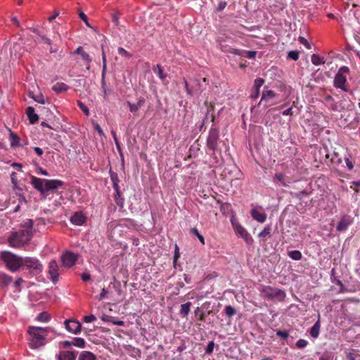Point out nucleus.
Listing matches in <instances>:
<instances>
[{
    "label": "nucleus",
    "mask_w": 360,
    "mask_h": 360,
    "mask_svg": "<svg viewBox=\"0 0 360 360\" xmlns=\"http://www.w3.org/2000/svg\"><path fill=\"white\" fill-rule=\"evenodd\" d=\"M274 179L281 186L284 187L288 186L289 181H286L285 174L282 173L276 174Z\"/></svg>",
    "instance_id": "c85d7f7f"
},
{
    "label": "nucleus",
    "mask_w": 360,
    "mask_h": 360,
    "mask_svg": "<svg viewBox=\"0 0 360 360\" xmlns=\"http://www.w3.org/2000/svg\"><path fill=\"white\" fill-rule=\"evenodd\" d=\"M353 222L354 218L351 215L345 214L342 217L340 221H339V224H338V226H336V230L340 232L345 231Z\"/></svg>",
    "instance_id": "9d476101"
},
{
    "label": "nucleus",
    "mask_w": 360,
    "mask_h": 360,
    "mask_svg": "<svg viewBox=\"0 0 360 360\" xmlns=\"http://www.w3.org/2000/svg\"><path fill=\"white\" fill-rule=\"evenodd\" d=\"M190 232L194 235V236H196L199 240L200 241V243L204 245L205 244V238L204 236L200 233V231H198V229H196L195 227L194 228H191L190 229Z\"/></svg>",
    "instance_id": "f704fd0d"
},
{
    "label": "nucleus",
    "mask_w": 360,
    "mask_h": 360,
    "mask_svg": "<svg viewBox=\"0 0 360 360\" xmlns=\"http://www.w3.org/2000/svg\"><path fill=\"white\" fill-rule=\"evenodd\" d=\"M53 90L57 93L65 91L68 89V86L63 82H58L52 87Z\"/></svg>",
    "instance_id": "c756f323"
},
{
    "label": "nucleus",
    "mask_w": 360,
    "mask_h": 360,
    "mask_svg": "<svg viewBox=\"0 0 360 360\" xmlns=\"http://www.w3.org/2000/svg\"><path fill=\"white\" fill-rule=\"evenodd\" d=\"M264 4L269 8L276 7L283 8L284 7V0H263Z\"/></svg>",
    "instance_id": "aec40b11"
},
{
    "label": "nucleus",
    "mask_w": 360,
    "mask_h": 360,
    "mask_svg": "<svg viewBox=\"0 0 360 360\" xmlns=\"http://www.w3.org/2000/svg\"><path fill=\"white\" fill-rule=\"evenodd\" d=\"M311 61L314 65H319L325 63L323 58H321L319 56L313 54L311 56Z\"/></svg>",
    "instance_id": "72a5a7b5"
},
{
    "label": "nucleus",
    "mask_w": 360,
    "mask_h": 360,
    "mask_svg": "<svg viewBox=\"0 0 360 360\" xmlns=\"http://www.w3.org/2000/svg\"><path fill=\"white\" fill-rule=\"evenodd\" d=\"M86 221V217L82 211L75 212L70 217V221L76 226H82Z\"/></svg>",
    "instance_id": "4468645a"
},
{
    "label": "nucleus",
    "mask_w": 360,
    "mask_h": 360,
    "mask_svg": "<svg viewBox=\"0 0 360 360\" xmlns=\"http://www.w3.org/2000/svg\"><path fill=\"white\" fill-rule=\"evenodd\" d=\"M81 278L84 281H88L91 278V276L89 273H82L81 275Z\"/></svg>",
    "instance_id": "0e129e2a"
},
{
    "label": "nucleus",
    "mask_w": 360,
    "mask_h": 360,
    "mask_svg": "<svg viewBox=\"0 0 360 360\" xmlns=\"http://www.w3.org/2000/svg\"><path fill=\"white\" fill-rule=\"evenodd\" d=\"M288 256L293 260L299 261L302 259V253L299 250L290 251Z\"/></svg>",
    "instance_id": "c9c22d12"
},
{
    "label": "nucleus",
    "mask_w": 360,
    "mask_h": 360,
    "mask_svg": "<svg viewBox=\"0 0 360 360\" xmlns=\"http://www.w3.org/2000/svg\"><path fill=\"white\" fill-rule=\"evenodd\" d=\"M65 326L67 330L73 334H78L82 329V324L77 320H66Z\"/></svg>",
    "instance_id": "f8f14e48"
},
{
    "label": "nucleus",
    "mask_w": 360,
    "mask_h": 360,
    "mask_svg": "<svg viewBox=\"0 0 360 360\" xmlns=\"http://www.w3.org/2000/svg\"><path fill=\"white\" fill-rule=\"evenodd\" d=\"M110 180L112 184V188L115 191L116 194L120 195V188L119 187V177L117 176V174L112 172L111 170L109 171Z\"/></svg>",
    "instance_id": "a211bd4d"
},
{
    "label": "nucleus",
    "mask_w": 360,
    "mask_h": 360,
    "mask_svg": "<svg viewBox=\"0 0 360 360\" xmlns=\"http://www.w3.org/2000/svg\"><path fill=\"white\" fill-rule=\"evenodd\" d=\"M22 266H25L27 269L32 270L35 272H40L42 271L41 264L35 258H32V257L22 258Z\"/></svg>",
    "instance_id": "0eeeda50"
},
{
    "label": "nucleus",
    "mask_w": 360,
    "mask_h": 360,
    "mask_svg": "<svg viewBox=\"0 0 360 360\" xmlns=\"http://www.w3.org/2000/svg\"><path fill=\"white\" fill-rule=\"evenodd\" d=\"M299 41L300 44H302V45H304L306 49H311V45L307 41V39H305L304 37H299Z\"/></svg>",
    "instance_id": "3c124183"
},
{
    "label": "nucleus",
    "mask_w": 360,
    "mask_h": 360,
    "mask_svg": "<svg viewBox=\"0 0 360 360\" xmlns=\"http://www.w3.org/2000/svg\"><path fill=\"white\" fill-rule=\"evenodd\" d=\"M219 131L217 128H210L207 139V146L214 153L218 150Z\"/></svg>",
    "instance_id": "423d86ee"
},
{
    "label": "nucleus",
    "mask_w": 360,
    "mask_h": 360,
    "mask_svg": "<svg viewBox=\"0 0 360 360\" xmlns=\"http://www.w3.org/2000/svg\"><path fill=\"white\" fill-rule=\"evenodd\" d=\"M48 274L51 277V281H53V283H56L58 281L60 276L59 266L56 260H52L49 263Z\"/></svg>",
    "instance_id": "1a4fd4ad"
},
{
    "label": "nucleus",
    "mask_w": 360,
    "mask_h": 360,
    "mask_svg": "<svg viewBox=\"0 0 360 360\" xmlns=\"http://www.w3.org/2000/svg\"><path fill=\"white\" fill-rule=\"evenodd\" d=\"M211 313H212V311H209L207 314L205 312H201L200 314V317H198V320L202 322L205 321L207 315L210 314Z\"/></svg>",
    "instance_id": "6e6d98bb"
},
{
    "label": "nucleus",
    "mask_w": 360,
    "mask_h": 360,
    "mask_svg": "<svg viewBox=\"0 0 360 360\" xmlns=\"http://www.w3.org/2000/svg\"><path fill=\"white\" fill-rule=\"evenodd\" d=\"M307 344V341L300 339L296 342V346L297 348H304V347H306Z\"/></svg>",
    "instance_id": "603ef678"
},
{
    "label": "nucleus",
    "mask_w": 360,
    "mask_h": 360,
    "mask_svg": "<svg viewBox=\"0 0 360 360\" xmlns=\"http://www.w3.org/2000/svg\"><path fill=\"white\" fill-rule=\"evenodd\" d=\"M264 82L265 81L262 78H257L255 79L252 90L250 94V98L253 99L258 98L259 95V88L262 86Z\"/></svg>",
    "instance_id": "2eb2a0df"
},
{
    "label": "nucleus",
    "mask_w": 360,
    "mask_h": 360,
    "mask_svg": "<svg viewBox=\"0 0 360 360\" xmlns=\"http://www.w3.org/2000/svg\"><path fill=\"white\" fill-rule=\"evenodd\" d=\"M224 311L226 315L229 318L233 316L236 314V309L231 305L226 306Z\"/></svg>",
    "instance_id": "4c0bfd02"
},
{
    "label": "nucleus",
    "mask_w": 360,
    "mask_h": 360,
    "mask_svg": "<svg viewBox=\"0 0 360 360\" xmlns=\"http://www.w3.org/2000/svg\"><path fill=\"white\" fill-rule=\"evenodd\" d=\"M226 5H227L226 0H219L218 4L216 6V10L217 11H221L226 8Z\"/></svg>",
    "instance_id": "37998d69"
},
{
    "label": "nucleus",
    "mask_w": 360,
    "mask_h": 360,
    "mask_svg": "<svg viewBox=\"0 0 360 360\" xmlns=\"http://www.w3.org/2000/svg\"><path fill=\"white\" fill-rule=\"evenodd\" d=\"M76 352L72 351H61L58 355V360H75Z\"/></svg>",
    "instance_id": "6ab92c4d"
},
{
    "label": "nucleus",
    "mask_w": 360,
    "mask_h": 360,
    "mask_svg": "<svg viewBox=\"0 0 360 360\" xmlns=\"http://www.w3.org/2000/svg\"><path fill=\"white\" fill-rule=\"evenodd\" d=\"M320 327H321L320 321H319V320H318L314 324V326L311 328L309 333H310V335L313 338H317L319 337V331H320Z\"/></svg>",
    "instance_id": "bb28decb"
},
{
    "label": "nucleus",
    "mask_w": 360,
    "mask_h": 360,
    "mask_svg": "<svg viewBox=\"0 0 360 360\" xmlns=\"http://www.w3.org/2000/svg\"><path fill=\"white\" fill-rule=\"evenodd\" d=\"M11 145L12 146H15L18 145L19 137L18 136V135L16 134H13V132H11Z\"/></svg>",
    "instance_id": "79ce46f5"
},
{
    "label": "nucleus",
    "mask_w": 360,
    "mask_h": 360,
    "mask_svg": "<svg viewBox=\"0 0 360 360\" xmlns=\"http://www.w3.org/2000/svg\"><path fill=\"white\" fill-rule=\"evenodd\" d=\"M77 259L78 255L71 252H66L61 257L63 266L68 269L72 267Z\"/></svg>",
    "instance_id": "6e6552de"
},
{
    "label": "nucleus",
    "mask_w": 360,
    "mask_h": 360,
    "mask_svg": "<svg viewBox=\"0 0 360 360\" xmlns=\"http://www.w3.org/2000/svg\"><path fill=\"white\" fill-rule=\"evenodd\" d=\"M31 184L34 189L38 191L41 195H44L49 191H54L62 188L65 183L59 179H45L35 176H31Z\"/></svg>",
    "instance_id": "f257e3e1"
},
{
    "label": "nucleus",
    "mask_w": 360,
    "mask_h": 360,
    "mask_svg": "<svg viewBox=\"0 0 360 360\" xmlns=\"http://www.w3.org/2000/svg\"><path fill=\"white\" fill-rule=\"evenodd\" d=\"M29 96L33 98L34 101L38 103H50V100L47 98H45L42 94H39L34 96L33 93H29Z\"/></svg>",
    "instance_id": "b1692460"
},
{
    "label": "nucleus",
    "mask_w": 360,
    "mask_h": 360,
    "mask_svg": "<svg viewBox=\"0 0 360 360\" xmlns=\"http://www.w3.org/2000/svg\"><path fill=\"white\" fill-rule=\"evenodd\" d=\"M214 348V342H209L206 349H205V353L206 354H212L213 352Z\"/></svg>",
    "instance_id": "49530a36"
},
{
    "label": "nucleus",
    "mask_w": 360,
    "mask_h": 360,
    "mask_svg": "<svg viewBox=\"0 0 360 360\" xmlns=\"http://www.w3.org/2000/svg\"><path fill=\"white\" fill-rule=\"evenodd\" d=\"M128 224H129L130 225H131L133 224V221L131 219H122L120 221V224L121 226H127Z\"/></svg>",
    "instance_id": "4d7b16f0"
},
{
    "label": "nucleus",
    "mask_w": 360,
    "mask_h": 360,
    "mask_svg": "<svg viewBox=\"0 0 360 360\" xmlns=\"http://www.w3.org/2000/svg\"><path fill=\"white\" fill-rule=\"evenodd\" d=\"M96 319V318L94 315L85 316L83 318V321L85 323H91V322L94 321Z\"/></svg>",
    "instance_id": "864d4df0"
},
{
    "label": "nucleus",
    "mask_w": 360,
    "mask_h": 360,
    "mask_svg": "<svg viewBox=\"0 0 360 360\" xmlns=\"http://www.w3.org/2000/svg\"><path fill=\"white\" fill-rule=\"evenodd\" d=\"M192 303L187 302L184 304H181L179 314L181 317H186L188 313L191 311V306Z\"/></svg>",
    "instance_id": "4be33fe9"
},
{
    "label": "nucleus",
    "mask_w": 360,
    "mask_h": 360,
    "mask_svg": "<svg viewBox=\"0 0 360 360\" xmlns=\"http://www.w3.org/2000/svg\"><path fill=\"white\" fill-rule=\"evenodd\" d=\"M77 105L79 107L80 110L86 115H89V111L88 108L80 101H77Z\"/></svg>",
    "instance_id": "c03bdc74"
},
{
    "label": "nucleus",
    "mask_w": 360,
    "mask_h": 360,
    "mask_svg": "<svg viewBox=\"0 0 360 360\" xmlns=\"http://www.w3.org/2000/svg\"><path fill=\"white\" fill-rule=\"evenodd\" d=\"M37 319L39 321L47 322L50 320V315L47 312H41L38 314Z\"/></svg>",
    "instance_id": "e433bc0d"
},
{
    "label": "nucleus",
    "mask_w": 360,
    "mask_h": 360,
    "mask_svg": "<svg viewBox=\"0 0 360 360\" xmlns=\"http://www.w3.org/2000/svg\"><path fill=\"white\" fill-rule=\"evenodd\" d=\"M22 282H23V279H22V278H20H20H18L15 280V283H14V285H15V286L16 288H18V290H20V284H21Z\"/></svg>",
    "instance_id": "e2e57ef3"
},
{
    "label": "nucleus",
    "mask_w": 360,
    "mask_h": 360,
    "mask_svg": "<svg viewBox=\"0 0 360 360\" xmlns=\"http://www.w3.org/2000/svg\"><path fill=\"white\" fill-rule=\"evenodd\" d=\"M204 105L207 108L206 117H208V116H210L211 122H214L215 120V116L213 114L214 105L207 101H205Z\"/></svg>",
    "instance_id": "5701e85b"
},
{
    "label": "nucleus",
    "mask_w": 360,
    "mask_h": 360,
    "mask_svg": "<svg viewBox=\"0 0 360 360\" xmlns=\"http://www.w3.org/2000/svg\"><path fill=\"white\" fill-rule=\"evenodd\" d=\"M241 238L245 241V243L248 245H250L253 242V239L251 237V236L247 232L243 236H241Z\"/></svg>",
    "instance_id": "de8ad7c7"
},
{
    "label": "nucleus",
    "mask_w": 360,
    "mask_h": 360,
    "mask_svg": "<svg viewBox=\"0 0 360 360\" xmlns=\"http://www.w3.org/2000/svg\"><path fill=\"white\" fill-rule=\"evenodd\" d=\"M118 53L120 56L122 57H125L126 58H131L132 54L124 49L122 47L118 48Z\"/></svg>",
    "instance_id": "ea45409f"
},
{
    "label": "nucleus",
    "mask_w": 360,
    "mask_h": 360,
    "mask_svg": "<svg viewBox=\"0 0 360 360\" xmlns=\"http://www.w3.org/2000/svg\"><path fill=\"white\" fill-rule=\"evenodd\" d=\"M157 69H158L157 73H158V77L162 80H163L166 77L167 75L163 73V68H162V67L160 65L158 64V65H157Z\"/></svg>",
    "instance_id": "a18cd8bd"
},
{
    "label": "nucleus",
    "mask_w": 360,
    "mask_h": 360,
    "mask_svg": "<svg viewBox=\"0 0 360 360\" xmlns=\"http://www.w3.org/2000/svg\"><path fill=\"white\" fill-rule=\"evenodd\" d=\"M105 70H102L101 74V90L103 94V98L105 100L108 99V93L109 91L107 90L105 87Z\"/></svg>",
    "instance_id": "7c9ffc66"
},
{
    "label": "nucleus",
    "mask_w": 360,
    "mask_h": 360,
    "mask_svg": "<svg viewBox=\"0 0 360 360\" xmlns=\"http://www.w3.org/2000/svg\"><path fill=\"white\" fill-rule=\"evenodd\" d=\"M145 103V99L143 98H140L138 100L136 103H132L130 101H127V105L129 107L130 111L136 115L139 110V109Z\"/></svg>",
    "instance_id": "f3484780"
},
{
    "label": "nucleus",
    "mask_w": 360,
    "mask_h": 360,
    "mask_svg": "<svg viewBox=\"0 0 360 360\" xmlns=\"http://www.w3.org/2000/svg\"><path fill=\"white\" fill-rule=\"evenodd\" d=\"M75 54H78V55H80L82 58L83 60H84L88 64H89L91 63V58L90 56H89V54L87 53H86L82 47L79 46L78 47L76 51L74 52Z\"/></svg>",
    "instance_id": "cd10ccee"
},
{
    "label": "nucleus",
    "mask_w": 360,
    "mask_h": 360,
    "mask_svg": "<svg viewBox=\"0 0 360 360\" xmlns=\"http://www.w3.org/2000/svg\"><path fill=\"white\" fill-rule=\"evenodd\" d=\"M346 82L347 77L344 75L343 73L338 72L336 76H335V80H333V84H335V87L342 89L345 91H348Z\"/></svg>",
    "instance_id": "ddd939ff"
},
{
    "label": "nucleus",
    "mask_w": 360,
    "mask_h": 360,
    "mask_svg": "<svg viewBox=\"0 0 360 360\" xmlns=\"http://www.w3.org/2000/svg\"><path fill=\"white\" fill-rule=\"evenodd\" d=\"M251 217L256 221L260 223H264L266 220V214L257 210L256 208L250 210Z\"/></svg>",
    "instance_id": "dca6fc26"
},
{
    "label": "nucleus",
    "mask_w": 360,
    "mask_h": 360,
    "mask_svg": "<svg viewBox=\"0 0 360 360\" xmlns=\"http://www.w3.org/2000/svg\"><path fill=\"white\" fill-rule=\"evenodd\" d=\"M72 344L73 345H75V347H78L79 348H84L85 345V341L82 338H75L72 340Z\"/></svg>",
    "instance_id": "58836bf2"
},
{
    "label": "nucleus",
    "mask_w": 360,
    "mask_h": 360,
    "mask_svg": "<svg viewBox=\"0 0 360 360\" xmlns=\"http://www.w3.org/2000/svg\"><path fill=\"white\" fill-rule=\"evenodd\" d=\"M259 293L263 299L274 302H283L286 297L285 290L271 285H263Z\"/></svg>",
    "instance_id": "7ed1b4c3"
},
{
    "label": "nucleus",
    "mask_w": 360,
    "mask_h": 360,
    "mask_svg": "<svg viewBox=\"0 0 360 360\" xmlns=\"http://www.w3.org/2000/svg\"><path fill=\"white\" fill-rule=\"evenodd\" d=\"M300 57V52L297 51H291L288 53V58L297 61Z\"/></svg>",
    "instance_id": "a19ab883"
},
{
    "label": "nucleus",
    "mask_w": 360,
    "mask_h": 360,
    "mask_svg": "<svg viewBox=\"0 0 360 360\" xmlns=\"http://www.w3.org/2000/svg\"><path fill=\"white\" fill-rule=\"evenodd\" d=\"M1 259L11 272H16L22 266V257L8 251L1 252Z\"/></svg>",
    "instance_id": "39448f33"
},
{
    "label": "nucleus",
    "mask_w": 360,
    "mask_h": 360,
    "mask_svg": "<svg viewBox=\"0 0 360 360\" xmlns=\"http://www.w3.org/2000/svg\"><path fill=\"white\" fill-rule=\"evenodd\" d=\"M276 335L284 340H286L289 337L288 332L285 330H278Z\"/></svg>",
    "instance_id": "8fccbe9b"
},
{
    "label": "nucleus",
    "mask_w": 360,
    "mask_h": 360,
    "mask_svg": "<svg viewBox=\"0 0 360 360\" xmlns=\"http://www.w3.org/2000/svg\"><path fill=\"white\" fill-rule=\"evenodd\" d=\"M48 333L49 330L45 328L34 326L30 327L28 330V333L30 336L29 340L30 346L34 349L44 347V345L47 342L45 340V338Z\"/></svg>",
    "instance_id": "f03ea898"
},
{
    "label": "nucleus",
    "mask_w": 360,
    "mask_h": 360,
    "mask_svg": "<svg viewBox=\"0 0 360 360\" xmlns=\"http://www.w3.org/2000/svg\"><path fill=\"white\" fill-rule=\"evenodd\" d=\"M233 226L235 233L240 237L243 236L248 232L247 230L240 224H233Z\"/></svg>",
    "instance_id": "2f4dec72"
},
{
    "label": "nucleus",
    "mask_w": 360,
    "mask_h": 360,
    "mask_svg": "<svg viewBox=\"0 0 360 360\" xmlns=\"http://www.w3.org/2000/svg\"><path fill=\"white\" fill-rule=\"evenodd\" d=\"M79 17L84 22H88V18H87L86 15L84 12L80 11L79 13Z\"/></svg>",
    "instance_id": "bf43d9fd"
},
{
    "label": "nucleus",
    "mask_w": 360,
    "mask_h": 360,
    "mask_svg": "<svg viewBox=\"0 0 360 360\" xmlns=\"http://www.w3.org/2000/svg\"><path fill=\"white\" fill-rule=\"evenodd\" d=\"M271 230V226L267 225L264 227L263 231L257 235V236L259 238H266L267 236H270Z\"/></svg>",
    "instance_id": "473e14b6"
},
{
    "label": "nucleus",
    "mask_w": 360,
    "mask_h": 360,
    "mask_svg": "<svg viewBox=\"0 0 360 360\" xmlns=\"http://www.w3.org/2000/svg\"><path fill=\"white\" fill-rule=\"evenodd\" d=\"M307 15V18H304L303 20H318L314 15H311L307 11H305Z\"/></svg>",
    "instance_id": "052dcab7"
},
{
    "label": "nucleus",
    "mask_w": 360,
    "mask_h": 360,
    "mask_svg": "<svg viewBox=\"0 0 360 360\" xmlns=\"http://www.w3.org/2000/svg\"><path fill=\"white\" fill-rule=\"evenodd\" d=\"M179 248H178L177 245H176L174 255V264L176 263V262L179 259Z\"/></svg>",
    "instance_id": "680f3d73"
},
{
    "label": "nucleus",
    "mask_w": 360,
    "mask_h": 360,
    "mask_svg": "<svg viewBox=\"0 0 360 360\" xmlns=\"http://www.w3.org/2000/svg\"><path fill=\"white\" fill-rule=\"evenodd\" d=\"M32 236V231L30 229H22L12 233L8 238V243L11 247L20 248L27 244Z\"/></svg>",
    "instance_id": "20e7f679"
},
{
    "label": "nucleus",
    "mask_w": 360,
    "mask_h": 360,
    "mask_svg": "<svg viewBox=\"0 0 360 360\" xmlns=\"http://www.w3.org/2000/svg\"><path fill=\"white\" fill-rule=\"evenodd\" d=\"M33 226V221L30 219H27L23 221V226L26 227L25 229L32 230Z\"/></svg>",
    "instance_id": "09e8293b"
},
{
    "label": "nucleus",
    "mask_w": 360,
    "mask_h": 360,
    "mask_svg": "<svg viewBox=\"0 0 360 360\" xmlns=\"http://www.w3.org/2000/svg\"><path fill=\"white\" fill-rule=\"evenodd\" d=\"M345 162H346L347 167L349 169H352L354 168V164L352 162V160H349V158H345Z\"/></svg>",
    "instance_id": "774afa93"
},
{
    "label": "nucleus",
    "mask_w": 360,
    "mask_h": 360,
    "mask_svg": "<svg viewBox=\"0 0 360 360\" xmlns=\"http://www.w3.org/2000/svg\"><path fill=\"white\" fill-rule=\"evenodd\" d=\"M26 115L30 123L32 124L36 123L39 120L38 115L34 113V110L32 107L30 106L26 109Z\"/></svg>",
    "instance_id": "412c9836"
},
{
    "label": "nucleus",
    "mask_w": 360,
    "mask_h": 360,
    "mask_svg": "<svg viewBox=\"0 0 360 360\" xmlns=\"http://www.w3.org/2000/svg\"><path fill=\"white\" fill-rule=\"evenodd\" d=\"M283 115H285V116H287V115H293V112H292V107L291 108H289L288 109L284 110L283 112H282Z\"/></svg>",
    "instance_id": "338daca9"
},
{
    "label": "nucleus",
    "mask_w": 360,
    "mask_h": 360,
    "mask_svg": "<svg viewBox=\"0 0 360 360\" xmlns=\"http://www.w3.org/2000/svg\"><path fill=\"white\" fill-rule=\"evenodd\" d=\"M223 51L226 52V50H223ZM227 52H229L231 53H233L236 56H241V53L239 50L235 49H230L227 50Z\"/></svg>",
    "instance_id": "13d9d810"
},
{
    "label": "nucleus",
    "mask_w": 360,
    "mask_h": 360,
    "mask_svg": "<svg viewBox=\"0 0 360 360\" xmlns=\"http://www.w3.org/2000/svg\"><path fill=\"white\" fill-rule=\"evenodd\" d=\"M13 278L11 276H8L5 273L0 274V285L2 288L6 287L11 281Z\"/></svg>",
    "instance_id": "a878e982"
},
{
    "label": "nucleus",
    "mask_w": 360,
    "mask_h": 360,
    "mask_svg": "<svg viewBox=\"0 0 360 360\" xmlns=\"http://www.w3.org/2000/svg\"><path fill=\"white\" fill-rule=\"evenodd\" d=\"M96 356L89 351H82L78 358V360H96Z\"/></svg>",
    "instance_id": "393cba45"
},
{
    "label": "nucleus",
    "mask_w": 360,
    "mask_h": 360,
    "mask_svg": "<svg viewBox=\"0 0 360 360\" xmlns=\"http://www.w3.org/2000/svg\"><path fill=\"white\" fill-rule=\"evenodd\" d=\"M107 292H108L107 290L105 288H103L99 295L98 300H103L105 297Z\"/></svg>",
    "instance_id": "69168bd1"
},
{
    "label": "nucleus",
    "mask_w": 360,
    "mask_h": 360,
    "mask_svg": "<svg viewBox=\"0 0 360 360\" xmlns=\"http://www.w3.org/2000/svg\"><path fill=\"white\" fill-rule=\"evenodd\" d=\"M276 94L273 90H263V94H262V99L258 103V105H260L264 103V108H268L271 105L269 103L271 100L276 98Z\"/></svg>",
    "instance_id": "9b49d317"
},
{
    "label": "nucleus",
    "mask_w": 360,
    "mask_h": 360,
    "mask_svg": "<svg viewBox=\"0 0 360 360\" xmlns=\"http://www.w3.org/2000/svg\"><path fill=\"white\" fill-rule=\"evenodd\" d=\"M113 135V139L116 146V148L120 152V154H122V148H120V143L119 142V140L117 139L115 134H112Z\"/></svg>",
    "instance_id": "5fc2aeb1"
}]
</instances>
